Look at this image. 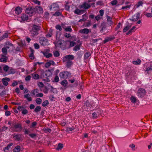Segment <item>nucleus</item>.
Listing matches in <instances>:
<instances>
[{
	"label": "nucleus",
	"instance_id": "nucleus-1",
	"mask_svg": "<svg viewBox=\"0 0 152 152\" xmlns=\"http://www.w3.org/2000/svg\"><path fill=\"white\" fill-rule=\"evenodd\" d=\"M74 58L73 55H69L64 56L62 60L64 62H66V66L69 68L72 65L73 63L72 61Z\"/></svg>",
	"mask_w": 152,
	"mask_h": 152
},
{
	"label": "nucleus",
	"instance_id": "nucleus-2",
	"mask_svg": "<svg viewBox=\"0 0 152 152\" xmlns=\"http://www.w3.org/2000/svg\"><path fill=\"white\" fill-rule=\"evenodd\" d=\"M11 128L14 132H20L22 130L23 127L21 123L15 122L12 124Z\"/></svg>",
	"mask_w": 152,
	"mask_h": 152
},
{
	"label": "nucleus",
	"instance_id": "nucleus-3",
	"mask_svg": "<svg viewBox=\"0 0 152 152\" xmlns=\"http://www.w3.org/2000/svg\"><path fill=\"white\" fill-rule=\"evenodd\" d=\"M41 28L39 26L35 24H33L32 26V28L31 33V36L34 37L37 35L38 34V31L40 30Z\"/></svg>",
	"mask_w": 152,
	"mask_h": 152
},
{
	"label": "nucleus",
	"instance_id": "nucleus-4",
	"mask_svg": "<svg viewBox=\"0 0 152 152\" xmlns=\"http://www.w3.org/2000/svg\"><path fill=\"white\" fill-rule=\"evenodd\" d=\"M91 6H93V7H95V3L93 2L91 4H89L87 3L86 2H85L81 5H80L79 7L80 9H83L84 10H88L91 7Z\"/></svg>",
	"mask_w": 152,
	"mask_h": 152
},
{
	"label": "nucleus",
	"instance_id": "nucleus-5",
	"mask_svg": "<svg viewBox=\"0 0 152 152\" xmlns=\"http://www.w3.org/2000/svg\"><path fill=\"white\" fill-rule=\"evenodd\" d=\"M144 66L145 68V71L147 73H150L152 72V62L145 64Z\"/></svg>",
	"mask_w": 152,
	"mask_h": 152
},
{
	"label": "nucleus",
	"instance_id": "nucleus-6",
	"mask_svg": "<svg viewBox=\"0 0 152 152\" xmlns=\"http://www.w3.org/2000/svg\"><path fill=\"white\" fill-rule=\"evenodd\" d=\"M59 5L56 3H53L50 6V10L56 11L58 10L62 12L63 10H59Z\"/></svg>",
	"mask_w": 152,
	"mask_h": 152
},
{
	"label": "nucleus",
	"instance_id": "nucleus-7",
	"mask_svg": "<svg viewBox=\"0 0 152 152\" xmlns=\"http://www.w3.org/2000/svg\"><path fill=\"white\" fill-rule=\"evenodd\" d=\"M24 134L25 135H28L31 138H34L36 137L37 135L34 133H29L30 132L29 129L25 128L23 130Z\"/></svg>",
	"mask_w": 152,
	"mask_h": 152
},
{
	"label": "nucleus",
	"instance_id": "nucleus-8",
	"mask_svg": "<svg viewBox=\"0 0 152 152\" xmlns=\"http://www.w3.org/2000/svg\"><path fill=\"white\" fill-rule=\"evenodd\" d=\"M70 73L69 72L67 71H64L61 72L59 74V76L60 78H66L70 76Z\"/></svg>",
	"mask_w": 152,
	"mask_h": 152
},
{
	"label": "nucleus",
	"instance_id": "nucleus-9",
	"mask_svg": "<svg viewBox=\"0 0 152 152\" xmlns=\"http://www.w3.org/2000/svg\"><path fill=\"white\" fill-rule=\"evenodd\" d=\"M13 138L14 140L17 141H22L23 138L22 137V134H19L14 133L12 135Z\"/></svg>",
	"mask_w": 152,
	"mask_h": 152
},
{
	"label": "nucleus",
	"instance_id": "nucleus-10",
	"mask_svg": "<svg viewBox=\"0 0 152 152\" xmlns=\"http://www.w3.org/2000/svg\"><path fill=\"white\" fill-rule=\"evenodd\" d=\"M145 90L144 89L140 88L137 91V94L139 97H142L145 95Z\"/></svg>",
	"mask_w": 152,
	"mask_h": 152
},
{
	"label": "nucleus",
	"instance_id": "nucleus-11",
	"mask_svg": "<svg viewBox=\"0 0 152 152\" xmlns=\"http://www.w3.org/2000/svg\"><path fill=\"white\" fill-rule=\"evenodd\" d=\"M25 12L26 13L30 15L35 14L34 8L31 7H28L26 9Z\"/></svg>",
	"mask_w": 152,
	"mask_h": 152
},
{
	"label": "nucleus",
	"instance_id": "nucleus-12",
	"mask_svg": "<svg viewBox=\"0 0 152 152\" xmlns=\"http://www.w3.org/2000/svg\"><path fill=\"white\" fill-rule=\"evenodd\" d=\"M91 32L90 29L87 28H84L83 29H80L79 31V32L82 34H88L89 32Z\"/></svg>",
	"mask_w": 152,
	"mask_h": 152
},
{
	"label": "nucleus",
	"instance_id": "nucleus-13",
	"mask_svg": "<svg viewBox=\"0 0 152 152\" xmlns=\"http://www.w3.org/2000/svg\"><path fill=\"white\" fill-rule=\"evenodd\" d=\"M35 11V13H42L43 12V9L40 6H36L34 8Z\"/></svg>",
	"mask_w": 152,
	"mask_h": 152
},
{
	"label": "nucleus",
	"instance_id": "nucleus-14",
	"mask_svg": "<svg viewBox=\"0 0 152 152\" xmlns=\"http://www.w3.org/2000/svg\"><path fill=\"white\" fill-rule=\"evenodd\" d=\"M39 43L41 45H44L45 44L47 39L44 37H41L39 39Z\"/></svg>",
	"mask_w": 152,
	"mask_h": 152
},
{
	"label": "nucleus",
	"instance_id": "nucleus-15",
	"mask_svg": "<svg viewBox=\"0 0 152 152\" xmlns=\"http://www.w3.org/2000/svg\"><path fill=\"white\" fill-rule=\"evenodd\" d=\"M74 13L77 15H80L85 12V10H80L77 8L74 11Z\"/></svg>",
	"mask_w": 152,
	"mask_h": 152
},
{
	"label": "nucleus",
	"instance_id": "nucleus-16",
	"mask_svg": "<svg viewBox=\"0 0 152 152\" xmlns=\"http://www.w3.org/2000/svg\"><path fill=\"white\" fill-rule=\"evenodd\" d=\"M140 16V14L137 13L134 15L132 17V21H135L139 19Z\"/></svg>",
	"mask_w": 152,
	"mask_h": 152
},
{
	"label": "nucleus",
	"instance_id": "nucleus-17",
	"mask_svg": "<svg viewBox=\"0 0 152 152\" xmlns=\"http://www.w3.org/2000/svg\"><path fill=\"white\" fill-rule=\"evenodd\" d=\"M10 81V79L7 77H5L2 79V81L3 84L5 86H7L8 85V82H9Z\"/></svg>",
	"mask_w": 152,
	"mask_h": 152
},
{
	"label": "nucleus",
	"instance_id": "nucleus-18",
	"mask_svg": "<svg viewBox=\"0 0 152 152\" xmlns=\"http://www.w3.org/2000/svg\"><path fill=\"white\" fill-rule=\"evenodd\" d=\"M115 38L114 37H106L104 41V43H105L109 41H111Z\"/></svg>",
	"mask_w": 152,
	"mask_h": 152
},
{
	"label": "nucleus",
	"instance_id": "nucleus-19",
	"mask_svg": "<svg viewBox=\"0 0 152 152\" xmlns=\"http://www.w3.org/2000/svg\"><path fill=\"white\" fill-rule=\"evenodd\" d=\"M136 28V27L135 26H133L131 29L126 33V34L127 35L131 34L132 32H134L136 30L135 29Z\"/></svg>",
	"mask_w": 152,
	"mask_h": 152
},
{
	"label": "nucleus",
	"instance_id": "nucleus-20",
	"mask_svg": "<svg viewBox=\"0 0 152 152\" xmlns=\"http://www.w3.org/2000/svg\"><path fill=\"white\" fill-rule=\"evenodd\" d=\"M10 34V33H9L8 31H6L3 35L0 37V40H2L5 38H8L9 37L8 34Z\"/></svg>",
	"mask_w": 152,
	"mask_h": 152
},
{
	"label": "nucleus",
	"instance_id": "nucleus-21",
	"mask_svg": "<svg viewBox=\"0 0 152 152\" xmlns=\"http://www.w3.org/2000/svg\"><path fill=\"white\" fill-rule=\"evenodd\" d=\"M53 30L51 28L49 30L48 32L46 35V37L47 38L51 37L53 35Z\"/></svg>",
	"mask_w": 152,
	"mask_h": 152
},
{
	"label": "nucleus",
	"instance_id": "nucleus-22",
	"mask_svg": "<svg viewBox=\"0 0 152 152\" xmlns=\"http://www.w3.org/2000/svg\"><path fill=\"white\" fill-rule=\"evenodd\" d=\"M22 10V9L21 7H17L15 8V11L16 14L18 15L21 13Z\"/></svg>",
	"mask_w": 152,
	"mask_h": 152
},
{
	"label": "nucleus",
	"instance_id": "nucleus-23",
	"mask_svg": "<svg viewBox=\"0 0 152 152\" xmlns=\"http://www.w3.org/2000/svg\"><path fill=\"white\" fill-rule=\"evenodd\" d=\"M22 20L23 21L27 20H28V15L26 14H22L20 17Z\"/></svg>",
	"mask_w": 152,
	"mask_h": 152
},
{
	"label": "nucleus",
	"instance_id": "nucleus-24",
	"mask_svg": "<svg viewBox=\"0 0 152 152\" xmlns=\"http://www.w3.org/2000/svg\"><path fill=\"white\" fill-rule=\"evenodd\" d=\"M99 115V113L98 112H95L92 114V117L94 119L98 117Z\"/></svg>",
	"mask_w": 152,
	"mask_h": 152
},
{
	"label": "nucleus",
	"instance_id": "nucleus-25",
	"mask_svg": "<svg viewBox=\"0 0 152 152\" xmlns=\"http://www.w3.org/2000/svg\"><path fill=\"white\" fill-rule=\"evenodd\" d=\"M13 145L12 143H11L8 144L7 146L4 148V151L5 152H7L9 150V149L10 148L11 146H12Z\"/></svg>",
	"mask_w": 152,
	"mask_h": 152
},
{
	"label": "nucleus",
	"instance_id": "nucleus-26",
	"mask_svg": "<svg viewBox=\"0 0 152 152\" xmlns=\"http://www.w3.org/2000/svg\"><path fill=\"white\" fill-rule=\"evenodd\" d=\"M132 4H130L123 6L121 9V10H127L129 9L131 7Z\"/></svg>",
	"mask_w": 152,
	"mask_h": 152
},
{
	"label": "nucleus",
	"instance_id": "nucleus-27",
	"mask_svg": "<svg viewBox=\"0 0 152 152\" xmlns=\"http://www.w3.org/2000/svg\"><path fill=\"white\" fill-rule=\"evenodd\" d=\"M1 50L4 54L3 55H2V56L5 57L4 56L7 55V50L6 48L5 47H4L2 48Z\"/></svg>",
	"mask_w": 152,
	"mask_h": 152
},
{
	"label": "nucleus",
	"instance_id": "nucleus-28",
	"mask_svg": "<svg viewBox=\"0 0 152 152\" xmlns=\"http://www.w3.org/2000/svg\"><path fill=\"white\" fill-rule=\"evenodd\" d=\"M20 150V147L19 145L16 146L13 149L14 152H19Z\"/></svg>",
	"mask_w": 152,
	"mask_h": 152
},
{
	"label": "nucleus",
	"instance_id": "nucleus-29",
	"mask_svg": "<svg viewBox=\"0 0 152 152\" xmlns=\"http://www.w3.org/2000/svg\"><path fill=\"white\" fill-rule=\"evenodd\" d=\"M131 26L129 25L126 26L124 28L123 31V32L124 33L126 32L130 28Z\"/></svg>",
	"mask_w": 152,
	"mask_h": 152
},
{
	"label": "nucleus",
	"instance_id": "nucleus-30",
	"mask_svg": "<svg viewBox=\"0 0 152 152\" xmlns=\"http://www.w3.org/2000/svg\"><path fill=\"white\" fill-rule=\"evenodd\" d=\"M30 95L29 94H27L24 95V98H26L28 101L30 102L32 101V99L31 97H29Z\"/></svg>",
	"mask_w": 152,
	"mask_h": 152
},
{
	"label": "nucleus",
	"instance_id": "nucleus-31",
	"mask_svg": "<svg viewBox=\"0 0 152 152\" xmlns=\"http://www.w3.org/2000/svg\"><path fill=\"white\" fill-rule=\"evenodd\" d=\"M61 84L64 87H66L67 85L68 82L66 80H64L61 82Z\"/></svg>",
	"mask_w": 152,
	"mask_h": 152
},
{
	"label": "nucleus",
	"instance_id": "nucleus-32",
	"mask_svg": "<svg viewBox=\"0 0 152 152\" xmlns=\"http://www.w3.org/2000/svg\"><path fill=\"white\" fill-rule=\"evenodd\" d=\"M107 21L108 23H109L110 24H111L113 22L112 21V18L110 16L107 15Z\"/></svg>",
	"mask_w": 152,
	"mask_h": 152
},
{
	"label": "nucleus",
	"instance_id": "nucleus-33",
	"mask_svg": "<svg viewBox=\"0 0 152 152\" xmlns=\"http://www.w3.org/2000/svg\"><path fill=\"white\" fill-rule=\"evenodd\" d=\"M143 4V2L142 1H140L136 4L135 6L136 7V8H138L140 6H142Z\"/></svg>",
	"mask_w": 152,
	"mask_h": 152
},
{
	"label": "nucleus",
	"instance_id": "nucleus-34",
	"mask_svg": "<svg viewBox=\"0 0 152 152\" xmlns=\"http://www.w3.org/2000/svg\"><path fill=\"white\" fill-rule=\"evenodd\" d=\"M141 62V61L139 59H137L136 61H133V63L135 65L140 64Z\"/></svg>",
	"mask_w": 152,
	"mask_h": 152
},
{
	"label": "nucleus",
	"instance_id": "nucleus-35",
	"mask_svg": "<svg viewBox=\"0 0 152 152\" xmlns=\"http://www.w3.org/2000/svg\"><path fill=\"white\" fill-rule=\"evenodd\" d=\"M91 55V54L90 52H86L84 55V58L85 59H87Z\"/></svg>",
	"mask_w": 152,
	"mask_h": 152
},
{
	"label": "nucleus",
	"instance_id": "nucleus-36",
	"mask_svg": "<svg viewBox=\"0 0 152 152\" xmlns=\"http://www.w3.org/2000/svg\"><path fill=\"white\" fill-rule=\"evenodd\" d=\"M41 109V107L40 106H37L34 109V111L35 112L37 113L40 111Z\"/></svg>",
	"mask_w": 152,
	"mask_h": 152
},
{
	"label": "nucleus",
	"instance_id": "nucleus-37",
	"mask_svg": "<svg viewBox=\"0 0 152 152\" xmlns=\"http://www.w3.org/2000/svg\"><path fill=\"white\" fill-rule=\"evenodd\" d=\"M63 147V144L61 143H59L58 145L57 150H61Z\"/></svg>",
	"mask_w": 152,
	"mask_h": 152
},
{
	"label": "nucleus",
	"instance_id": "nucleus-38",
	"mask_svg": "<svg viewBox=\"0 0 152 152\" xmlns=\"http://www.w3.org/2000/svg\"><path fill=\"white\" fill-rule=\"evenodd\" d=\"M91 106V104L88 102H86L84 104V106L87 108V109H89Z\"/></svg>",
	"mask_w": 152,
	"mask_h": 152
},
{
	"label": "nucleus",
	"instance_id": "nucleus-39",
	"mask_svg": "<svg viewBox=\"0 0 152 152\" xmlns=\"http://www.w3.org/2000/svg\"><path fill=\"white\" fill-rule=\"evenodd\" d=\"M130 100L131 102L133 103H135L136 102V98L133 96H131L130 98Z\"/></svg>",
	"mask_w": 152,
	"mask_h": 152
},
{
	"label": "nucleus",
	"instance_id": "nucleus-40",
	"mask_svg": "<svg viewBox=\"0 0 152 152\" xmlns=\"http://www.w3.org/2000/svg\"><path fill=\"white\" fill-rule=\"evenodd\" d=\"M95 20L97 21H98L99 20L102 19V17L99 14H98L97 16L95 17Z\"/></svg>",
	"mask_w": 152,
	"mask_h": 152
},
{
	"label": "nucleus",
	"instance_id": "nucleus-41",
	"mask_svg": "<svg viewBox=\"0 0 152 152\" xmlns=\"http://www.w3.org/2000/svg\"><path fill=\"white\" fill-rule=\"evenodd\" d=\"M53 55L55 57H57L59 56L60 53L57 51H55L53 52Z\"/></svg>",
	"mask_w": 152,
	"mask_h": 152
},
{
	"label": "nucleus",
	"instance_id": "nucleus-42",
	"mask_svg": "<svg viewBox=\"0 0 152 152\" xmlns=\"http://www.w3.org/2000/svg\"><path fill=\"white\" fill-rule=\"evenodd\" d=\"M80 49V46L79 45H76L73 48V50L75 51H78Z\"/></svg>",
	"mask_w": 152,
	"mask_h": 152
},
{
	"label": "nucleus",
	"instance_id": "nucleus-43",
	"mask_svg": "<svg viewBox=\"0 0 152 152\" xmlns=\"http://www.w3.org/2000/svg\"><path fill=\"white\" fill-rule=\"evenodd\" d=\"M49 104V102L48 100L45 101L42 103V106L43 107L47 106Z\"/></svg>",
	"mask_w": 152,
	"mask_h": 152
},
{
	"label": "nucleus",
	"instance_id": "nucleus-44",
	"mask_svg": "<svg viewBox=\"0 0 152 152\" xmlns=\"http://www.w3.org/2000/svg\"><path fill=\"white\" fill-rule=\"evenodd\" d=\"M42 100L39 98H37L36 100V102L37 104H40L42 103Z\"/></svg>",
	"mask_w": 152,
	"mask_h": 152
},
{
	"label": "nucleus",
	"instance_id": "nucleus-45",
	"mask_svg": "<svg viewBox=\"0 0 152 152\" xmlns=\"http://www.w3.org/2000/svg\"><path fill=\"white\" fill-rule=\"evenodd\" d=\"M62 43L61 41H58L56 43V45L57 47L62 48Z\"/></svg>",
	"mask_w": 152,
	"mask_h": 152
},
{
	"label": "nucleus",
	"instance_id": "nucleus-46",
	"mask_svg": "<svg viewBox=\"0 0 152 152\" xmlns=\"http://www.w3.org/2000/svg\"><path fill=\"white\" fill-rule=\"evenodd\" d=\"M39 92V90L37 89H34L33 91H32V93L33 95H34L38 93Z\"/></svg>",
	"mask_w": 152,
	"mask_h": 152
},
{
	"label": "nucleus",
	"instance_id": "nucleus-47",
	"mask_svg": "<svg viewBox=\"0 0 152 152\" xmlns=\"http://www.w3.org/2000/svg\"><path fill=\"white\" fill-rule=\"evenodd\" d=\"M39 75L37 74H35L33 75V78L36 80H37L39 78Z\"/></svg>",
	"mask_w": 152,
	"mask_h": 152
},
{
	"label": "nucleus",
	"instance_id": "nucleus-48",
	"mask_svg": "<svg viewBox=\"0 0 152 152\" xmlns=\"http://www.w3.org/2000/svg\"><path fill=\"white\" fill-rule=\"evenodd\" d=\"M65 30L66 31H69L70 32H71L72 31V30L70 26L65 28Z\"/></svg>",
	"mask_w": 152,
	"mask_h": 152
},
{
	"label": "nucleus",
	"instance_id": "nucleus-49",
	"mask_svg": "<svg viewBox=\"0 0 152 152\" xmlns=\"http://www.w3.org/2000/svg\"><path fill=\"white\" fill-rule=\"evenodd\" d=\"M76 43L75 42L73 41H70V44H69V47H72L74 46Z\"/></svg>",
	"mask_w": 152,
	"mask_h": 152
},
{
	"label": "nucleus",
	"instance_id": "nucleus-50",
	"mask_svg": "<svg viewBox=\"0 0 152 152\" xmlns=\"http://www.w3.org/2000/svg\"><path fill=\"white\" fill-rule=\"evenodd\" d=\"M9 68L8 66L5 65L3 67V70L5 72H7L9 69Z\"/></svg>",
	"mask_w": 152,
	"mask_h": 152
},
{
	"label": "nucleus",
	"instance_id": "nucleus-51",
	"mask_svg": "<svg viewBox=\"0 0 152 152\" xmlns=\"http://www.w3.org/2000/svg\"><path fill=\"white\" fill-rule=\"evenodd\" d=\"M111 3L112 5H115L117 4L118 1L116 0H114L111 1Z\"/></svg>",
	"mask_w": 152,
	"mask_h": 152
},
{
	"label": "nucleus",
	"instance_id": "nucleus-52",
	"mask_svg": "<svg viewBox=\"0 0 152 152\" xmlns=\"http://www.w3.org/2000/svg\"><path fill=\"white\" fill-rule=\"evenodd\" d=\"M59 81V78L56 75L54 77V82H58Z\"/></svg>",
	"mask_w": 152,
	"mask_h": 152
},
{
	"label": "nucleus",
	"instance_id": "nucleus-53",
	"mask_svg": "<svg viewBox=\"0 0 152 152\" xmlns=\"http://www.w3.org/2000/svg\"><path fill=\"white\" fill-rule=\"evenodd\" d=\"M61 15V13L59 12H56L54 14H53V15L55 16H59Z\"/></svg>",
	"mask_w": 152,
	"mask_h": 152
},
{
	"label": "nucleus",
	"instance_id": "nucleus-54",
	"mask_svg": "<svg viewBox=\"0 0 152 152\" xmlns=\"http://www.w3.org/2000/svg\"><path fill=\"white\" fill-rule=\"evenodd\" d=\"M0 61L2 62H6L7 59L5 58H0Z\"/></svg>",
	"mask_w": 152,
	"mask_h": 152
},
{
	"label": "nucleus",
	"instance_id": "nucleus-55",
	"mask_svg": "<svg viewBox=\"0 0 152 152\" xmlns=\"http://www.w3.org/2000/svg\"><path fill=\"white\" fill-rule=\"evenodd\" d=\"M99 12L100 14V15L102 17L104 13V10H100L99 11Z\"/></svg>",
	"mask_w": 152,
	"mask_h": 152
},
{
	"label": "nucleus",
	"instance_id": "nucleus-56",
	"mask_svg": "<svg viewBox=\"0 0 152 152\" xmlns=\"http://www.w3.org/2000/svg\"><path fill=\"white\" fill-rule=\"evenodd\" d=\"M75 129V128L72 126V127H67L66 129V130L68 131H70L73 130Z\"/></svg>",
	"mask_w": 152,
	"mask_h": 152
},
{
	"label": "nucleus",
	"instance_id": "nucleus-57",
	"mask_svg": "<svg viewBox=\"0 0 152 152\" xmlns=\"http://www.w3.org/2000/svg\"><path fill=\"white\" fill-rule=\"evenodd\" d=\"M5 45L6 46H13V45L9 41H7L6 42Z\"/></svg>",
	"mask_w": 152,
	"mask_h": 152
},
{
	"label": "nucleus",
	"instance_id": "nucleus-58",
	"mask_svg": "<svg viewBox=\"0 0 152 152\" xmlns=\"http://www.w3.org/2000/svg\"><path fill=\"white\" fill-rule=\"evenodd\" d=\"M37 123L36 122H34L32 123V124L30 126L31 128H34L37 125Z\"/></svg>",
	"mask_w": 152,
	"mask_h": 152
},
{
	"label": "nucleus",
	"instance_id": "nucleus-59",
	"mask_svg": "<svg viewBox=\"0 0 152 152\" xmlns=\"http://www.w3.org/2000/svg\"><path fill=\"white\" fill-rule=\"evenodd\" d=\"M121 26V23L119 22L118 23V25L115 28V31H117L119 29Z\"/></svg>",
	"mask_w": 152,
	"mask_h": 152
},
{
	"label": "nucleus",
	"instance_id": "nucleus-60",
	"mask_svg": "<svg viewBox=\"0 0 152 152\" xmlns=\"http://www.w3.org/2000/svg\"><path fill=\"white\" fill-rule=\"evenodd\" d=\"M56 28L57 30H59L60 31L62 30V28L61 26L59 25H57L56 27Z\"/></svg>",
	"mask_w": 152,
	"mask_h": 152
},
{
	"label": "nucleus",
	"instance_id": "nucleus-61",
	"mask_svg": "<svg viewBox=\"0 0 152 152\" xmlns=\"http://www.w3.org/2000/svg\"><path fill=\"white\" fill-rule=\"evenodd\" d=\"M38 86L42 88L44 86L43 83L42 82H39L38 83Z\"/></svg>",
	"mask_w": 152,
	"mask_h": 152
},
{
	"label": "nucleus",
	"instance_id": "nucleus-62",
	"mask_svg": "<svg viewBox=\"0 0 152 152\" xmlns=\"http://www.w3.org/2000/svg\"><path fill=\"white\" fill-rule=\"evenodd\" d=\"M24 109V107L23 106H18L17 108L18 110L19 111H22Z\"/></svg>",
	"mask_w": 152,
	"mask_h": 152
},
{
	"label": "nucleus",
	"instance_id": "nucleus-63",
	"mask_svg": "<svg viewBox=\"0 0 152 152\" xmlns=\"http://www.w3.org/2000/svg\"><path fill=\"white\" fill-rule=\"evenodd\" d=\"M23 114L24 115L28 113V110L26 109L23 110L22 112Z\"/></svg>",
	"mask_w": 152,
	"mask_h": 152
},
{
	"label": "nucleus",
	"instance_id": "nucleus-64",
	"mask_svg": "<svg viewBox=\"0 0 152 152\" xmlns=\"http://www.w3.org/2000/svg\"><path fill=\"white\" fill-rule=\"evenodd\" d=\"M145 15L147 17H152V13H147Z\"/></svg>",
	"mask_w": 152,
	"mask_h": 152
}]
</instances>
